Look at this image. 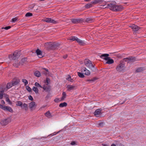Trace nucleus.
Returning a JSON list of instances; mask_svg holds the SVG:
<instances>
[{"label":"nucleus","instance_id":"nucleus-1","mask_svg":"<svg viewBox=\"0 0 146 146\" xmlns=\"http://www.w3.org/2000/svg\"><path fill=\"white\" fill-rule=\"evenodd\" d=\"M136 60V58L135 57L131 56L128 58H124L123 61H121L120 62V64H119V72H123L125 71V62H127L129 63L131 62H134Z\"/></svg>","mask_w":146,"mask_h":146},{"label":"nucleus","instance_id":"nucleus-2","mask_svg":"<svg viewBox=\"0 0 146 146\" xmlns=\"http://www.w3.org/2000/svg\"><path fill=\"white\" fill-rule=\"evenodd\" d=\"M105 5H101V6H104L107 5L105 8H109L110 10L113 11H118L119 10V6L116 5L115 2L111 1L110 2H105Z\"/></svg>","mask_w":146,"mask_h":146},{"label":"nucleus","instance_id":"nucleus-3","mask_svg":"<svg viewBox=\"0 0 146 146\" xmlns=\"http://www.w3.org/2000/svg\"><path fill=\"white\" fill-rule=\"evenodd\" d=\"M20 55V51L16 50L12 54L9 55V58L11 60H16L19 57Z\"/></svg>","mask_w":146,"mask_h":146},{"label":"nucleus","instance_id":"nucleus-4","mask_svg":"<svg viewBox=\"0 0 146 146\" xmlns=\"http://www.w3.org/2000/svg\"><path fill=\"white\" fill-rule=\"evenodd\" d=\"M45 48L48 50L55 49L57 47L56 44L51 42L45 43L44 44Z\"/></svg>","mask_w":146,"mask_h":146},{"label":"nucleus","instance_id":"nucleus-5","mask_svg":"<svg viewBox=\"0 0 146 146\" xmlns=\"http://www.w3.org/2000/svg\"><path fill=\"white\" fill-rule=\"evenodd\" d=\"M0 108L4 111H9L11 113H12L13 112L12 109L9 106H6L0 104Z\"/></svg>","mask_w":146,"mask_h":146},{"label":"nucleus","instance_id":"nucleus-6","mask_svg":"<svg viewBox=\"0 0 146 146\" xmlns=\"http://www.w3.org/2000/svg\"><path fill=\"white\" fill-rule=\"evenodd\" d=\"M84 63L86 66L89 68L92 67L94 68L95 67V65H93L92 62L89 60H86L84 61Z\"/></svg>","mask_w":146,"mask_h":146},{"label":"nucleus","instance_id":"nucleus-7","mask_svg":"<svg viewBox=\"0 0 146 146\" xmlns=\"http://www.w3.org/2000/svg\"><path fill=\"white\" fill-rule=\"evenodd\" d=\"M43 21L49 23H53L54 24H56L57 23V22L56 21L54 20V19L50 18H44Z\"/></svg>","mask_w":146,"mask_h":146},{"label":"nucleus","instance_id":"nucleus-8","mask_svg":"<svg viewBox=\"0 0 146 146\" xmlns=\"http://www.w3.org/2000/svg\"><path fill=\"white\" fill-rule=\"evenodd\" d=\"M42 88L46 92H49L51 90V86L50 85L44 84L42 86Z\"/></svg>","mask_w":146,"mask_h":146},{"label":"nucleus","instance_id":"nucleus-9","mask_svg":"<svg viewBox=\"0 0 146 146\" xmlns=\"http://www.w3.org/2000/svg\"><path fill=\"white\" fill-rule=\"evenodd\" d=\"M36 106V105L34 102H31L29 105V107L31 111L35 109Z\"/></svg>","mask_w":146,"mask_h":146},{"label":"nucleus","instance_id":"nucleus-10","mask_svg":"<svg viewBox=\"0 0 146 146\" xmlns=\"http://www.w3.org/2000/svg\"><path fill=\"white\" fill-rule=\"evenodd\" d=\"M81 71L84 74L86 75H90V72L89 70H87L85 67H83L81 69Z\"/></svg>","mask_w":146,"mask_h":146},{"label":"nucleus","instance_id":"nucleus-11","mask_svg":"<svg viewBox=\"0 0 146 146\" xmlns=\"http://www.w3.org/2000/svg\"><path fill=\"white\" fill-rule=\"evenodd\" d=\"M9 122L8 119H4L1 121L0 123L2 125L5 126L7 125Z\"/></svg>","mask_w":146,"mask_h":146},{"label":"nucleus","instance_id":"nucleus-12","mask_svg":"<svg viewBox=\"0 0 146 146\" xmlns=\"http://www.w3.org/2000/svg\"><path fill=\"white\" fill-rule=\"evenodd\" d=\"M102 110L100 109H98L95 110L94 113V114L95 116L98 117L101 114Z\"/></svg>","mask_w":146,"mask_h":146},{"label":"nucleus","instance_id":"nucleus-13","mask_svg":"<svg viewBox=\"0 0 146 146\" xmlns=\"http://www.w3.org/2000/svg\"><path fill=\"white\" fill-rule=\"evenodd\" d=\"M130 27L131 28L133 31L135 32L137 31L140 29V28L137 25H132L130 26Z\"/></svg>","mask_w":146,"mask_h":146},{"label":"nucleus","instance_id":"nucleus-14","mask_svg":"<svg viewBox=\"0 0 146 146\" xmlns=\"http://www.w3.org/2000/svg\"><path fill=\"white\" fill-rule=\"evenodd\" d=\"M109 56V54H101L100 56V57L101 58L104 59L105 60H107L109 58L108 57Z\"/></svg>","mask_w":146,"mask_h":146},{"label":"nucleus","instance_id":"nucleus-15","mask_svg":"<svg viewBox=\"0 0 146 146\" xmlns=\"http://www.w3.org/2000/svg\"><path fill=\"white\" fill-rule=\"evenodd\" d=\"M37 55L39 58H41L43 57L42 51L38 49H37L36 51Z\"/></svg>","mask_w":146,"mask_h":146},{"label":"nucleus","instance_id":"nucleus-16","mask_svg":"<svg viewBox=\"0 0 146 146\" xmlns=\"http://www.w3.org/2000/svg\"><path fill=\"white\" fill-rule=\"evenodd\" d=\"M68 90V91H71L76 89V87L73 85H68L67 86Z\"/></svg>","mask_w":146,"mask_h":146},{"label":"nucleus","instance_id":"nucleus-17","mask_svg":"<svg viewBox=\"0 0 146 146\" xmlns=\"http://www.w3.org/2000/svg\"><path fill=\"white\" fill-rule=\"evenodd\" d=\"M76 41L80 45H84L85 44V43L84 42V41L78 38L77 37H76Z\"/></svg>","mask_w":146,"mask_h":146},{"label":"nucleus","instance_id":"nucleus-18","mask_svg":"<svg viewBox=\"0 0 146 146\" xmlns=\"http://www.w3.org/2000/svg\"><path fill=\"white\" fill-rule=\"evenodd\" d=\"M108 57L109 58L107 60H106L107 61L106 62V64H111L113 63L114 62L113 60L112 59H111V58L110 57Z\"/></svg>","mask_w":146,"mask_h":146},{"label":"nucleus","instance_id":"nucleus-19","mask_svg":"<svg viewBox=\"0 0 146 146\" xmlns=\"http://www.w3.org/2000/svg\"><path fill=\"white\" fill-rule=\"evenodd\" d=\"M4 94L5 95V96L6 97V101L8 102L9 104L11 105L12 102L10 100L9 98V96L6 94Z\"/></svg>","mask_w":146,"mask_h":146},{"label":"nucleus","instance_id":"nucleus-20","mask_svg":"<svg viewBox=\"0 0 146 146\" xmlns=\"http://www.w3.org/2000/svg\"><path fill=\"white\" fill-rule=\"evenodd\" d=\"M44 115L46 117L48 118H50L52 117L50 112L49 111L46 112L44 113Z\"/></svg>","mask_w":146,"mask_h":146},{"label":"nucleus","instance_id":"nucleus-21","mask_svg":"<svg viewBox=\"0 0 146 146\" xmlns=\"http://www.w3.org/2000/svg\"><path fill=\"white\" fill-rule=\"evenodd\" d=\"M44 82L45 84L47 85H50V79L48 78H46V80L44 81Z\"/></svg>","mask_w":146,"mask_h":146},{"label":"nucleus","instance_id":"nucleus-22","mask_svg":"<svg viewBox=\"0 0 146 146\" xmlns=\"http://www.w3.org/2000/svg\"><path fill=\"white\" fill-rule=\"evenodd\" d=\"M145 69L143 67H141L138 68L136 70V72H140L143 71Z\"/></svg>","mask_w":146,"mask_h":146},{"label":"nucleus","instance_id":"nucleus-23","mask_svg":"<svg viewBox=\"0 0 146 146\" xmlns=\"http://www.w3.org/2000/svg\"><path fill=\"white\" fill-rule=\"evenodd\" d=\"M97 79V78L95 77L91 79H87L86 81L87 82H89V83H92L94 82Z\"/></svg>","mask_w":146,"mask_h":146},{"label":"nucleus","instance_id":"nucleus-24","mask_svg":"<svg viewBox=\"0 0 146 146\" xmlns=\"http://www.w3.org/2000/svg\"><path fill=\"white\" fill-rule=\"evenodd\" d=\"M62 96L61 98V100L63 101L66 98V94L65 92H63L62 93Z\"/></svg>","mask_w":146,"mask_h":146},{"label":"nucleus","instance_id":"nucleus-25","mask_svg":"<svg viewBox=\"0 0 146 146\" xmlns=\"http://www.w3.org/2000/svg\"><path fill=\"white\" fill-rule=\"evenodd\" d=\"M67 105V103L66 102H64L60 104L59 105V106L61 108H63L64 107H66Z\"/></svg>","mask_w":146,"mask_h":146},{"label":"nucleus","instance_id":"nucleus-26","mask_svg":"<svg viewBox=\"0 0 146 146\" xmlns=\"http://www.w3.org/2000/svg\"><path fill=\"white\" fill-rule=\"evenodd\" d=\"M27 61V58H24L22 59L21 60V63L19 62V63H18V65H20V63H21V64H23L24 63Z\"/></svg>","mask_w":146,"mask_h":146},{"label":"nucleus","instance_id":"nucleus-27","mask_svg":"<svg viewBox=\"0 0 146 146\" xmlns=\"http://www.w3.org/2000/svg\"><path fill=\"white\" fill-rule=\"evenodd\" d=\"M35 76L37 77H39L40 76V73L38 71H37L34 72Z\"/></svg>","mask_w":146,"mask_h":146},{"label":"nucleus","instance_id":"nucleus-28","mask_svg":"<svg viewBox=\"0 0 146 146\" xmlns=\"http://www.w3.org/2000/svg\"><path fill=\"white\" fill-rule=\"evenodd\" d=\"M13 86V84L12 83L9 82L7 84L6 86V88L7 89H9L11 88Z\"/></svg>","mask_w":146,"mask_h":146},{"label":"nucleus","instance_id":"nucleus-29","mask_svg":"<svg viewBox=\"0 0 146 146\" xmlns=\"http://www.w3.org/2000/svg\"><path fill=\"white\" fill-rule=\"evenodd\" d=\"M5 90V88L2 85L0 86V92L4 93Z\"/></svg>","mask_w":146,"mask_h":146},{"label":"nucleus","instance_id":"nucleus-30","mask_svg":"<svg viewBox=\"0 0 146 146\" xmlns=\"http://www.w3.org/2000/svg\"><path fill=\"white\" fill-rule=\"evenodd\" d=\"M32 90L34 91L36 94H37L38 93V90L37 87H33L32 88Z\"/></svg>","mask_w":146,"mask_h":146},{"label":"nucleus","instance_id":"nucleus-31","mask_svg":"<svg viewBox=\"0 0 146 146\" xmlns=\"http://www.w3.org/2000/svg\"><path fill=\"white\" fill-rule=\"evenodd\" d=\"M78 75L81 78H84L85 76L83 73L80 72H78Z\"/></svg>","mask_w":146,"mask_h":146},{"label":"nucleus","instance_id":"nucleus-32","mask_svg":"<svg viewBox=\"0 0 146 146\" xmlns=\"http://www.w3.org/2000/svg\"><path fill=\"white\" fill-rule=\"evenodd\" d=\"M23 106L25 110L27 111L28 110V106L27 104L25 103H24L23 104Z\"/></svg>","mask_w":146,"mask_h":146},{"label":"nucleus","instance_id":"nucleus-33","mask_svg":"<svg viewBox=\"0 0 146 146\" xmlns=\"http://www.w3.org/2000/svg\"><path fill=\"white\" fill-rule=\"evenodd\" d=\"M35 85L36 87H39L41 88H42V86L40 85L37 82H36L35 83Z\"/></svg>","mask_w":146,"mask_h":146},{"label":"nucleus","instance_id":"nucleus-34","mask_svg":"<svg viewBox=\"0 0 146 146\" xmlns=\"http://www.w3.org/2000/svg\"><path fill=\"white\" fill-rule=\"evenodd\" d=\"M23 105L22 103L20 101L17 102V104H16V106H20L22 107Z\"/></svg>","mask_w":146,"mask_h":146},{"label":"nucleus","instance_id":"nucleus-35","mask_svg":"<svg viewBox=\"0 0 146 146\" xmlns=\"http://www.w3.org/2000/svg\"><path fill=\"white\" fill-rule=\"evenodd\" d=\"M22 82L25 83V86L27 85L28 84V82L27 80L25 79H22Z\"/></svg>","mask_w":146,"mask_h":146},{"label":"nucleus","instance_id":"nucleus-36","mask_svg":"<svg viewBox=\"0 0 146 146\" xmlns=\"http://www.w3.org/2000/svg\"><path fill=\"white\" fill-rule=\"evenodd\" d=\"M54 101L55 102L58 103V102H60L62 101L61 100V99L60 100L58 98H56L54 99Z\"/></svg>","mask_w":146,"mask_h":146},{"label":"nucleus","instance_id":"nucleus-37","mask_svg":"<svg viewBox=\"0 0 146 146\" xmlns=\"http://www.w3.org/2000/svg\"><path fill=\"white\" fill-rule=\"evenodd\" d=\"M51 97V94L49 93L45 97V99L46 100H47L50 98Z\"/></svg>","mask_w":146,"mask_h":146},{"label":"nucleus","instance_id":"nucleus-38","mask_svg":"<svg viewBox=\"0 0 146 146\" xmlns=\"http://www.w3.org/2000/svg\"><path fill=\"white\" fill-rule=\"evenodd\" d=\"M76 37H72V38H67V39L68 40H73V41H76V38H75Z\"/></svg>","mask_w":146,"mask_h":146},{"label":"nucleus","instance_id":"nucleus-39","mask_svg":"<svg viewBox=\"0 0 146 146\" xmlns=\"http://www.w3.org/2000/svg\"><path fill=\"white\" fill-rule=\"evenodd\" d=\"M32 15V14L30 13H27L25 15V16L26 17H29Z\"/></svg>","mask_w":146,"mask_h":146},{"label":"nucleus","instance_id":"nucleus-40","mask_svg":"<svg viewBox=\"0 0 146 146\" xmlns=\"http://www.w3.org/2000/svg\"><path fill=\"white\" fill-rule=\"evenodd\" d=\"M26 89L29 92H30L31 91V89L29 86H26Z\"/></svg>","mask_w":146,"mask_h":146},{"label":"nucleus","instance_id":"nucleus-41","mask_svg":"<svg viewBox=\"0 0 146 146\" xmlns=\"http://www.w3.org/2000/svg\"><path fill=\"white\" fill-rule=\"evenodd\" d=\"M12 83L13 84V86H15L18 84V82L17 81H13L12 82Z\"/></svg>","mask_w":146,"mask_h":146},{"label":"nucleus","instance_id":"nucleus-42","mask_svg":"<svg viewBox=\"0 0 146 146\" xmlns=\"http://www.w3.org/2000/svg\"><path fill=\"white\" fill-rule=\"evenodd\" d=\"M11 28V27L10 26H8L7 27H2L1 28L2 29H5V30H8L10 29Z\"/></svg>","mask_w":146,"mask_h":146},{"label":"nucleus","instance_id":"nucleus-43","mask_svg":"<svg viewBox=\"0 0 146 146\" xmlns=\"http://www.w3.org/2000/svg\"><path fill=\"white\" fill-rule=\"evenodd\" d=\"M17 20V17H15L13 18L12 19L11 22H15Z\"/></svg>","mask_w":146,"mask_h":146},{"label":"nucleus","instance_id":"nucleus-44","mask_svg":"<svg viewBox=\"0 0 146 146\" xmlns=\"http://www.w3.org/2000/svg\"><path fill=\"white\" fill-rule=\"evenodd\" d=\"M71 21L73 23H76L78 21V20L77 19H72L71 20Z\"/></svg>","mask_w":146,"mask_h":146},{"label":"nucleus","instance_id":"nucleus-45","mask_svg":"<svg viewBox=\"0 0 146 146\" xmlns=\"http://www.w3.org/2000/svg\"><path fill=\"white\" fill-rule=\"evenodd\" d=\"M4 94H4V93L0 92V99H3V95H4L5 96V95Z\"/></svg>","mask_w":146,"mask_h":146},{"label":"nucleus","instance_id":"nucleus-46","mask_svg":"<svg viewBox=\"0 0 146 146\" xmlns=\"http://www.w3.org/2000/svg\"><path fill=\"white\" fill-rule=\"evenodd\" d=\"M92 3H93L94 4H96L98 3V2L97 0H95L94 1H92Z\"/></svg>","mask_w":146,"mask_h":146},{"label":"nucleus","instance_id":"nucleus-47","mask_svg":"<svg viewBox=\"0 0 146 146\" xmlns=\"http://www.w3.org/2000/svg\"><path fill=\"white\" fill-rule=\"evenodd\" d=\"M67 80H68L70 81V82H72V79L71 78V77L70 76H69V77H68V78L67 79Z\"/></svg>","mask_w":146,"mask_h":146},{"label":"nucleus","instance_id":"nucleus-48","mask_svg":"<svg viewBox=\"0 0 146 146\" xmlns=\"http://www.w3.org/2000/svg\"><path fill=\"white\" fill-rule=\"evenodd\" d=\"M29 100H31V101L33 100V98L32 97V96L31 95H30L29 96Z\"/></svg>","mask_w":146,"mask_h":146},{"label":"nucleus","instance_id":"nucleus-49","mask_svg":"<svg viewBox=\"0 0 146 146\" xmlns=\"http://www.w3.org/2000/svg\"><path fill=\"white\" fill-rule=\"evenodd\" d=\"M125 101V100H123L122 102H121L120 101H119V104H123Z\"/></svg>","mask_w":146,"mask_h":146},{"label":"nucleus","instance_id":"nucleus-50","mask_svg":"<svg viewBox=\"0 0 146 146\" xmlns=\"http://www.w3.org/2000/svg\"><path fill=\"white\" fill-rule=\"evenodd\" d=\"M123 8V7L119 5V11L122 10Z\"/></svg>","mask_w":146,"mask_h":146},{"label":"nucleus","instance_id":"nucleus-51","mask_svg":"<svg viewBox=\"0 0 146 146\" xmlns=\"http://www.w3.org/2000/svg\"><path fill=\"white\" fill-rule=\"evenodd\" d=\"M70 144L72 145H74L76 144V142L75 141H72L71 143Z\"/></svg>","mask_w":146,"mask_h":146},{"label":"nucleus","instance_id":"nucleus-52","mask_svg":"<svg viewBox=\"0 0 146 146\" xmlns=\"http://www.w3.org/2000/svg\"><path fill=\"white\" fill-rule=\"evenodd\" d=\"M99 125L100 126H101L102 127L103 126V122H101V123H100L99 124Z\"/></svg>","mask_w":146,"mask_h":146},{"label":"nucleus","instance_id":"nucleus-53","mask_svg":"<svg viewBox=\"0 0 146 146\" xmlns=\"http://www.w3.org/2000/svg\"><path fill=\"white\" fill-rule=\"evenodd\" d=\"M1 103H2L3 104V105H4L5 104V103L4 100H2L1 101Z\"/></svg>","mask_w":146,"mask_h":146},{"label":"nucleus","instance_id":"nucleus-54","mask_svg":"<svg viewBox=\"0 0 146 146\" xmlns=\"http://www.w3.org/2000/svg\"><path fill=\"white\" fill-rule=\"evenodd\" d=\"M97 1H98V3L102 2L103 1V0H97Z\"/></svg>","mask_w":146,"mask_h":146},{"label":"nucleus","instance_id":"nucleus-55","mask_svg":"<svg viewBox=\"0 0 146 146\" xmlns=\"http://www.w3.org/2000/svg\"><path fill=\"white\" fill-rule=\"evenodd\" d=\"M67 57V55L66 54L63 56V58L64 59L66 58Z\"/></svg>","mask_w":146,"mask_h":146},{"label":"nucleus","instance_id":"nucleus-56","mask_svg":"<svg viewBox=\"0 0 146 146\" xmlns=\"http://www.w3.org/2000/svg\"><path fill=\"white\" fill-rule=\"evenodd\" d=\"M116 70L118 71V70H119V66H117V67L116 68Z\"/></svg>","mask_w":146,"mask_h":146},{"label":"nucleus","instance_id":"nucleus-57","mask_svg":"<svg viewBox=\"0 0 146 146\" xmlns=\"http://www.w3.org/2000/svg\"><path fill=\"white\" fill-rule=\"evenodd\" d=\"M43 69H44L46 71L48 72V70L47 69H46V68H43Z\"/></svg>","mask_w":146,"mask_h":146},{"label":"nucleus","instance_id":"nucleus-58","mask_svg":"<svg viewBox=\"0 0 146 146\" xmlns=\"http://www.w3.org/2000/svg\"><path fill=\"white\" fill-rule=\"evenodd\" d=\"M90 5H88V4L86 6V7H90Z\"/></svg>","mask_w":146,"mask_h":146},{"label":"nucleus","instance_id":"nucleus-59","mask_svg":"<svg viewBox=\"0 0 146 146\" xmlns=\"http://www.w3.org/2000/svg\"><path fill=\"white\" fill-rule=\"evenodd\" d=\"M111 146H116V145L114 144H112L111 145Z\"/></svg>","mask_w":146,"mask_h":146},{"label":"nucleus","instance_id":"nucleus-60","mask_svg":"<svg viewBox=\"0 0 146 146\" xmlns=\"http://www.w3.org/2000/svg\"><path fill=\"white\" fill-rule=\"evenodd\" d=\"M119 146H124V145H122V144H120V145H119Z\"/></svg>","mask_w":146,"mask_h":146},{"label":"nucleus","instance_id":"nucleus-61","mask_svg":"<svg viewBox=\"0 0 146 146\" xmlns=\"http://www.w3.org/2000/svg\"><path fill=\"white\" fill-rule=\"evenodd\" d=\"M85 1H89L90 0H84Z\"/></svg>","mask_w":146,"mask_h":146},{"label":"nucleus","instance_id":"nucleus-62","mask_svg":"<svg viewBox=\"0 0 146 146\" xmlns=\"http://www.w3.org/2000/svg\"><path fill=\"white\" fill-rule=\"evenodd\" d=\"M33 8V7H32V8L30 9H32Z\"/></svg>","mask_w":146,"mask_h":146},{"label":"nucleus","instance_id":"nucleus-63","mask_svg":"<svg viewBox=\"0 0 146 146\" xmlns=\"http://www.w3.org/2000/svg\"><path fill=\"white\" fill-rule=\"evenodd\" d=\"M14 66H16V65H14Z\"/></svg>","mask_w":146,"mask_h":146},{"label":"nucleus","instance_id":"nucleus-64","mask_svg":"<svg viewBox=\"0 0 146 146\" xmlns=\"http://www.w3.org/2000/svg\"><path fill=\"white\" fill-rule=\"evenodd\" d=\"M119 58H120V56H119Z\"/></svg>","mask_w":146,"mask_h":146}]
</instances>
